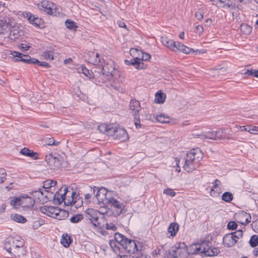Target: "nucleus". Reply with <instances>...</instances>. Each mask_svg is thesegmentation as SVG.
Here are the masks:
<instances>
[{
  "label": "nucleus",
  "mask_w": 258,
  "mask_h": 258,
  "mask_svg": "<svg viewBox=\"0 0 258 258\" xmlns=\"http://www.w3.org/2000/svg\"><path fill=\"white\" fill-rule=\"evenodd\" d=\"M117 130L118 128L114 126L113 124H109L106 134L108 136L115 137Z\"/></svg>",
  "instance_id": "nucleus-29"
},
{
  "label": "nucleus",
  "mask_w": 258,
  "mask_h": 258,
  "mask_svg": "<svg viewBox=\"0 0 258 258\" xmlns=\"http://www.w3.org/2000/svg\"><path fill=\"white\" fill-rule=\"evenodd\" d=\"M215 131L208 132L205 133L203 136L205 139H210L213 140H216V136L215 135Z\"/></svg>",
  "instance_id": "nucleus-46"
},
{
  "label": "nucleus",
  "mask_w": 258,
  "mask_h": 258,
  "mask_svg": "<svg viewBox=\"0 0 258 258\" xmlns=\"http://www.w3.org/2000/svg\"><path fill=\"white\" fill-rule=\"evenodd\" d=\"M249 243L252 247H255L258 245V236L253 235L251 236Z\"/></svg>",
  "instance_id": "nucleus-38"
},
{
  "label": "nucleus",
  "mask_w": 258,
  "mask_h": 258,
  "mask_svg": "<svg viewBox=\"0 0 258 258\" xmlns=\"http://www.w3.org/2000/svg\"><path fill=\"white\" fill-rule=\"evenodd\" d=\"M130 109L134 111L133 115L134 116V122L136 128L141 127L139 116V111L141 109L140 103L136 99H132L130 104Z\"/></svg>",
  "instance_id": "nucleus-5"
},
{
  "label": "nucleus",
  "mask_w": 258,
  "mask_h": 258,
  "mask_svg": "<svg viewBox=\"0 0 258 258\" xmlns=\"http://www.w3.org/2000/svg\"><path fill=\"white\" fill-rule=\"evenodd\" d=\"M110 246L112 249V250L116 253H119L122 252V247L119 244L116 240L114 239V240H110L109 241Z\"/></svg>",
  "instance_id": "nucleus-20"
},
{
  "label": "nucleus",
  "mask_w": 258,
  "mask_h": 258,
  "mask_svg": "<svg viewBox=\"0 0 258 258\" xmlns=\"http://www.w3.org/2000/svg\"><path fill=\"white\" fill-rule=\"evenodd\" d=\"M237 242V239H234L231 233L226 235L223 237V243L227 247H231Z\"/></svg>",
  "instance_id": "nucleus-16"
},
{
  "label": "nucleus",
  "mask_w": 258,
  "mask_h": 258,
  "mask_svg": "<svg viewBox=\"0 0 258 258\" xmlns=\"http://www.w3.org/2000/svg\"><path fill=\"white\" fill-rule=\"evenodd\" d=\"M69 215V213L68 211L61 209L59 214H58L56 219L59 220H64L68 217Z\"/></svg>",
  "instance_id": "nucleus-37"
},
{
  "label": "nucleus",
  "mask_w": 258,
  "mask_h": 258,
  "mask_svg": "<svg viewBox=\"0 0 258 258\" xmlns=\"http://www.w3.org/2000/svg\"><path fill=\"white\" fill-rule=\"evenodd\" d=\"M90 190V194H86L85 195V200L87 201H90L92 195H94L95 196V192L96 190V187H89Z\"/></svg>",
  "instance_id": "nucleus-45"
},
{
  "label": "nucleus",
  "mask_w": 258,
  "mask_h": 258,
  "mask_svg": "<svg viewBox=\"0 0 258 258\" xmlns=\"http://www.w3.org/2000/svg\"><path fill=\"white\" fill-rule=\"evenodd\" d=\"M109 126V124H101L98 126V129L100 132L106 134L107 131V128Z\"/></svg>",
  "instance_id": "nucleus-50"
},
{
  "label": "nucleus",
  "mask_w": 258,
  "mask_h": 258,
  "mask_svg": "<svg viewBox=\"0 0 258 258\" xmlns=\"http://www.w3.org/2000/svg\"><path fill=\"white\" fill-rule=\"evenodd\" d=\"M202 158L203 154L199 149H191L186 154L184 169L188 172L193 171L199 166V163Z\"/></svg>",
  "instance_id": "nucleus-2"
},
{
  "label": "nucleus",
  "mask_w": 258,
  "mask_h": 258,
  "mask_svg": "<svg viewBox=\"0 0 258 258\" xmlns=\"http://www.w3.org/2000/svg\"><path fill=\"white\" fill-rule=\"evenodd\" d=\"M179 227V226L178 223L176 222L171 223L167 229L168 233H170L171 237H174L178 231Z\"/></svg>",
  "instance_id": "nucleus-18"
},
{
  "label": "nucleus",
  "mask_w": 258,
  "mask_h": 258,
  "mask_svg": "<svg viewBox=\"0 0 258 258\" xmlns=\"http://www.w3.org/2000/svg\"><path fill=\"white\" fill-rule=\"evenodd\" d=\"M142 58H140L142 60L147 61L151 57V55L148 53L142 52Z\"/></svg>",
  "instance_id": "nucleus-63"
},
{
  "label": "nucleus",
  "mask_w": 258,
  "mask_h": 258,
  "mask_svg": "<svg viewBox=\"0 0 258 258\" xmlns=\"http://www.w3.org/2000/svg\"><path fill=\"white\" fill-rule=\"evenodd\" d=\"M65 25L66 27L70 30H76L78 28V26L76 24V23L70 19L67 20L65 22Z\"/></svg>",
  "instance_id": "nucleus-35"
},
{
  "label": "nucleus",
  "mask_w": 258,
  "mask_h": 258,
  "mask_svg": "<svg viewBox=\"0 0 258 258\" xmlns=\"http://www.w3.org/2000/svg\"><path fill=\"white\" fill-rule=\"evenodd\" d=\"M179 50L180 51L185 54L194 53L195 52L201 53V51L197 49L195 51L192 48H189L181 42H178L176 43V47H175L176 50Z\"/></svg>",
  "instance_id": "nucleus-14"
},
{
  "label": "nucleus",
  "mask_w": 258,
  "mask_h": 258,
  "mask_svg": "<svg viewBox=\"0 0 258 258\" xmlns=\"http://www.w3.org/2000/svg\"><path fill=\"white\" fill-rule=\"evenodd\" d=\"M234 219L240 224L245 225L250 222L251 217L249 214L244 211H239L234 214Z\"/></svg>",
  "instance_id": "nucleus-9"
},
{
  "label": "nucleus",
  "mask_w": 258,
  "mask_h": 258,
  "mask_svg": "<svg viewBox=\"0 0 258 258\" xmlns=\"http://www.w3.org/2000/svg\"><path fill=\"white\" fill-rule=\"evenodd\" d=\"M97 191L96 194L95 193V197L98 200H103V198H100V194L104 195L105 194L104 192H105L106 189L105 188H101L99 189H98V188H97Z\"/></svg>",
  "instance_id": "nucleus-49"
},
{
  "label": "nucleus",
  "mask_w": 258,
  "mask_h": 258,
  "mask_svg": "<svg viewBox=\"0 0 258 258\" xmlns=\"http://www.w3.org/2000/svg\"><path fill=\"white\" fill-rule=\"evenodd\" d=\"M251 226L253 230L256 232H258V221H253L251 224Z\"/></svg>",
  "instance_id": "nucleus-64"
},
{
  "label": "nucleus",
  "mask_w": 258,
  "mask_h": 258,
  "mask_svg": "<svg viewBox=\"0 0 258 258\" xmlns=\"http://www.w3.org/2000/svg\"><path fill=\"white\" fill-rule=\"evenodd\" d=\"M166 98V94L161 91L158 92L155 94V102L161 104L164 102Z\"/></svg>",
  "instance_id": "nucleus-24"
},
{
  "label": "nucleus",
  "mask_w": 258,
  "mask_h": 258,
  "mask_svg": "<svg viewBox=\"0 0 258 258\" xmlns=\"http://www.w3.org/2000/svg\"><path fill=\"white\" fill-rule=\"evenodd\" d=\"M21 197L14 198L11 201V205L13 206H21Z\"/></svg>",
  "instance_id": "nucleus-51"
},
{
  "label": "nucleus",
  "mask_w": 258,
  "mask_h": 258,
  "mask_svg": "<svg viewBox=\"0 0 258 258\" xmlns=\"http://www.w3.org/2000/svg\"><path fill=\"white\" fill-rule=\"evenodd\" d=\"M114 239L122 247V250L128 253L134 254L140 249V246L137 244L138 243L139 245H140L139 242L127 238L124 235L119 232H116L114 234Z\"/></svg>",
  "instance_id": "nucleus-3"
},
{
  "label": "nucleus",
  "mask_w": 258,
  "mask_h": 258,
  "mask_svg": "<svg viewBox=\"0 0 258 258\" xmlns=\"http://www.w3.org/2000/svg\"><path fill=\"white\" fill-rule=\"evenodd\" d=\"M161 41L164 45L167 46L171 50L175 51V47H176V42L168 39L166 37H162L161 38Z\"/></svg>",
  "instance_id": "nucleus-15"
},
{
  "label": "nucleus",
  "mask_w": 258,
  "mask_h": 258,
  "mask_svg": "<svg viewBox=\"0 0 258 258\" xmlns=\"http://www.w3.org/2000/svg\"><path fill=\"white\" fill-rule=\"evenodd\" d=\"M108 65L106 64L104 66H102V65L98 66V71H95V72L98 73L99 75H102L103 76H106L107 77L109 76H113V72L114 71V69L111 68L110 70L108 68Z\"/></svg>",
  "instance_id": "nucleus-13"
},
{
  "label": "nucleus",
  "mask_w": 258,
  "mask_h": 258,
  "mask_svg": "<svg viewBox=\"0 0 258 258\" xmlns=\"http://www.w3.org/2000/svg\"><path fill=\"white\" fill-rule=\"evenodd\" d=\"M19 60L24 63L35 64V60H36V58L29 57V58L25 59V58H21V59Z\"/></svg>",
  "instance_id": "nucleus-47"
},
{
  "label": "nucleus",
  "mask_w": 258,
  "mask_h": 258,
  "mask_svg": "<svg viewBox=\"0 0 258 258\" xmlns=\"http://www.w3.org/2000/svg\"><path fill=\"white\" fill-rule=\"evenodd\" d=\"M10 54L13 56L12 58V61L14 62H20L21 61L19 59H21V58H23L22 57V53L18 51H11Z\"/></svg>",
  "instance_id": "nucleus-28"
},
{
  "label": "nucleus",
  "mask_w": 258,
  "mask_h": 258,
  "mask_svg": "<svg viewBox=\"0 0 258 258\" xmlns=\"http://www.w3.org/2000/svg\"><path fill=\"white\" fill-rule=\"evenodd\" d=\"M142 246H141V248L139 249V251H137L135 254L136 258H151L150 255H148L147 254H145L142 252Z\"/></svg>",
  "instance_id": "nucleus-42"
},
{
  "label": "nucleus",
  "mask_w": 258,
  "mask_h": 258,
  "mask_svg": "<svg viewBox=\"0 0 258 258\" xmlns=\"http://www.w3.org/2000/svg\"><path fill=\"white\" fill-rule=\"evenodd\" d=\"M163 194L172 197H174L176 194L175 192L172 189L169 188L164 189L163 191Z\"/></svg>",
  "instance_id": "nucleus-58"
},
{
  "label": "nucleus",
  "mask_w": 258,
  "mask_h": 258,
  "mask_svg": "<svg viewBox=\"0 0 258 258\" xmlns=\"http://www.w3.org/2000/svg\"><path fill=\"white\" fill-rule=\"evenodd\" d=\"M53 210H52V215L53 216V217H52L56 219V217L57 216L58 214H59V213L60 212V211L61 209H59L58 207H54V209H53Z\"/></svg>",
  "instance_id": "nucleus-60"
},
{
  "label": "nucleus",
  "mask_w": 258,
  "mask_h": 258,
  "mask_svg": "<svg viewBox=\"0 0 258 258\" xmlns=\"http://www.w3.org/2000/svg\"><path fill=\"white\" fill-rule=\"evenodd\" d=\"M44 145L48 146H56L59 144V142H57L53 139V138H49L48 140H45L43 141Z\"/></svg>",
  "instance_id": "nucleus-44"
},
{
  "label": "nucleus",
  "mask_w": 258,
  "mask_h": 258,
  "mask_svg": "<svg viewBox=\"0 0 258 258\" xmlns=\"http://www.w3.org/2000/svg\"><path fill=\"white\" fill-rule=\"evenodd\" d=\"M238 227L237 224L233 221H230L227 224V228L229 230H234Z\"/></svg>",
  "instance_id": "nucleus-53"
},
{
  "label": "nucleus",
  "mask_w": 258,
  "mask_h": 258,
  "mask_svg": "<svg viewBox=\"0 0 258 258\" xmlns=\"http://www.w3.org/2000/svg\"><path fill=\"white\" fill-rule=\"evenodd\" d=\"M11 218L13 221L20 223H25L27 221L25 217L18 214L11 215Z\"/></svg>",
  "instance_id": "nucleus-25"
},
{
  "label": "nucleus",
  "mask_w": 258,
  "mask_h": 258,
  "mask_svg": "<svg viewBox=\"0 0 258 258\" xmlns=\"http://www.w3.org/2000/svg\"><path fill=\"white\" fill-rule=\"evenodd\" d=\"M86 218L89 219L95 227H100L98 222V211L93 209H87L85 211Z\"/></svg>",
  "instance_id": "nucleus-8"
},
{
  "label": "nucleus",
  "mask_w": 258,
  "mask_h": 258,
  "mask_svg": "<svg viewBox=\"0 0 258 258\" xmlns=\"http://www.w3.org/2000/svg\"><path fill=\"white\" fill-rule=\"evenodd\" d=\"M14 238H10L6 240L4 243V248L9 252H12L14 248Z\"/></svg>",
  "instance_id": "nucleus-22"
},
{
  "label": "nucleus",
  "mask_w": 258,
  "mask_h": 258,
  "mask_svg": "<svg viewBox=\"0 0 258 258\" xmlns=\"http://www.w3.org/2000/svg\"><path fill=\"white\" fill-rule=\"evenodd\" d=\"M114 137L118 140H120L121 141H125L126 139L128 138V136L126 130L118 128Z\"/></svg>",
  "instance_id": "nucleus-19"
},
{
  "label": "nucleus",
  "mask_w": 258,
  "mask_h": 258,
  "mask_svg": "<svg viewBox=\"0 0 258 258\" xmlns=\"http://www.w3.org/2000/svg\"><path fill=\"white\" fill-rule=\"evenodd\" d=\"M188 254L201 253L202 255L212 256L217 255L220 250L218 248L212 247V243L209 240H204L200 243H195L187 248Z\"/></svg>",
  "instance_id": "nucleus-1"
},
{
  "label": "nucleus",
  "mask_w": 258,
  "mask_h": 258,
  "mask_svg": "<svg viewBox=\"0 0 258 258\" xmlns=\"http://www.w3.org/2000/svg\"><path fill=\"white\" fill-rule=\"evenodd\" d=\"M6 172L3 169H0V183H3L6 179Z\"/></svg>",
  "instance_id": "nucleus-56"
},
{
  "label": "nucleus",
  "mask_w": 258,
  "mask_h": 258,
  "mask_svg": "<svg viewBox=\"0 0 258 258\" xmlns=\"http://www.w3.org/2000/svg\"><path fill=\"white\" fill-rule=\"evenodd\" d=\"M9 253L11 255L10 258H12L13 256L19 257L22 254H23V248L18 249L14 248L12 252Z\"/></svg>",
  "instance_id": "nucleus-32"
},
{
  "label": "nucleus",
  "mask_w": 258,
  "mask_h": 258,
  "mask_svg": "<svg viewBox=\"0 0 258 258\" xmlns=\"http://www.w3.org/2000/svg\"><path fill=\"white\" fill-rule=\"evenodd\" d=\"M233 238L234 239H237V240L241 238L243 236V231L241 230H238L234 232L231 233Z\"/></svg>",
  "instance_id": "nucleus-43"
},
{
  "label": "nucleus",
  "mask_w": 258,
  "mask_h": 258,
  "mask_svg": "<svg viewBox=\"0 0 258 258\" xmlns=\"http://www.w3.org/2000/svg\"><path fill=\"white\" fill-rule=\"evenodd\" d=\"M23 15L33 26L41 29L45 27L44 21L42 19L33 15L29 12H24Z\"/></svg>",
  "instance_id": "nucleus-6"
},
{
  "label": "nucleus",
  "mask_w": 258,
  "mask_h": 258,
  "mask_svg": "<svg viewBox=\"0 0 258 258\" xmlns=\"http://www.w3.org/2000/svg\"><path fill=\"white\" fill-rule=\"evenodd\" d=\"M72 241V239L70 236L67 234L66 235L63 234L60 242L62 245H63L65 247H68Z\"/></svg>",
  "instance_id": "nucleus-26"
},
{
  "label": "nucleus",
  "mask_w": 258,
  "mask_h": 258,
  "mask_svg": "<svg viewBox=\"0 0 258 258\" xmlns=\"http://www.w3.org/2000/svg\"><path fill=\"white\" fill-rule=\"evenodd\" d=\"M147 65L143 62V60H142L139 58L138 62L136 69L138 70L145 69L147 68Z\"/></svg>",
  "instance_id": "nucleus-55"
},
{
  "label": "nucleus",
  "mask_w": 258,
  "mask_h": 258,
  "mask_svg": "<svg viewBox=\"0 0 258 258\" xmlns=\"http://www.w3.org/2000/svg\"><path fill=\"white\" fill-rule=\"evenodd\" d=\"M81 68L82 73L85 75V76L89 78L93 77V73L92 72H90V71L86 69L85 67L82 66Z\"/></svg>",
  "instance_id": "nucleus-52"
},
{
  "label": "nucleus",
  "mask_w": 258,
  "mask_h": 258,
  "mask_svg": "<svg viewBox=\"0 0 258 258\" xmlns=\"http://www.w3.org/2000/svg\"><path fill=\"white\" fill-rule=\"evenodd\" d=\"M44 193H46L47 195H45V200H42L43 202H46L47 200L51 198V197H53L52 192H49L48 190H45Z\"/></svg>",
  "instance_id": "nucleus-61"
},
{
  "label": "nucleus",
  "mask_w": 258,
  "mask_h": 258,
  "mask_svg": "<svg viewBox=\"0 0 258 258\" xmlns=\"http://www.w3.org/2000/svg\"><path fill=\"white\" fill-rule=\"evenodd\" d=\"M53 209H54V207L52 206H43L41 207L40 209L42 213L51 217H53V216L52 215V211L53 210Z\"/></svg>",
  "instance_id": "nucleus-27"
},
{
  "label": "nucleus",
  "mask_w": 258,
  "mask_h": 258,
  "mask_svg": "<svg viewBox=\"0 0 258 258\" xmlns=\"http://www.w3.org/2000/svg\"><path fill=\"white\" fill-rule=\"evenodd\" d=\"M51 3H49L48 1H42L38 5L39 8L45 12L49 15L56 16V11L55 9L51 8Z\"/></svg>",
  "instance_id": "nucleus-11"
},
{
  "label": "nucleus",
  "mask_w": 258,
  "mask_h": 258,
  "mask_svg": "<svg viewBox=\"0 0 258 258\" xmlns=\"http://www.w3.org/2000/svg\"><path fill=\"white\" fill-rule=\"evenodd\" d=\"M13 27L9 17L4 14L0 15V33L12 31Z\"/></svg>",
  "instance_id": "nucleus-7"
},
{
  "label": "nucleus",
  "mask_w": 258,
  "mask_h": 258,
  "mask_svg": "<svg viewBox=\"0 0 258 258\" xmlns=\"http://www.w3.org/2000/svg\"><path fill=\"white\" fill-rule=\"evenodd\" d=\"M233 195L228 191L224 192L222 196V199L228 203L230 202L233 200Z\"/></svg>",
  "instance_id": "nucleus-36"
},
{
  "label": "nucleus",
  "mask_w": 258,
  "mask_h": 258,
  "mask_svg": "<svg viewBox=\"0 0 258 258\" xmlns=\"http://www.w3.org/2000/svg\"><path fill=\"white\" fill-rule=\"evenodd\" d=\"M43 56L45 59H53V56L52 53L49 51H45L43 54Z\"/></svg>",
  "instance_id": "nucleus-59"
},
{
  "label": "nucleus",
  "mask_w": 258,
  "mask_h": 258,
  "mask_svg": "<svg viewBox=\"0 0 258 258\" xmlns=\"http://www.w3.org/2000/svg\"><path fill=\"white\" fill-rule=\"evenodd\" d=\"M156 119L160 122L161 123H167L169 122L168 118L166 117L164 115L160 114L156 116Z\"/></svg>",
  "instance_id": "nucleus-48"
},
{
  "label": "nucleus",
  "mask_w": 258,
  "mask_h": 258,
  "mask_svg": "<svg viewBox=\"0 0 258 258\" xmlns=\"http://www.w3.org/2000/svg\"><path fill=\"white\" fill-rule=\"evenodd\" d=\"M30 194L34 197H37L38 200L39 202H41V199L43 198V196L44 193L43 191H42L41 189L39 188L38 190H35L32 191Z\"/></svg>",
  "instance_id": "nucleus-33"
},
{
  "label": "nucleus",
  "mask_w": 258,
  "mask_h": 258,
  "mask_svg": "<svg viewBox=\"0 0 258 258\" xmlns=\"http://www.w3.org/2000/svg\"><path fill=\"white\" fill-rule=\"evenodd\" d=\"M247 184H244V190L243 191V194L245 195H247L250 197H251L252 199H253L254 197L252 196V195H254L255 193L253 191V189L252 188L251 190L250 189V188H248V186H246Z\"/></svg>",
  "instance_id": "nucleus-39"
},
{
  "label": "nucleus",
  "mask_w": 258,
  "mask_h": 258,
  "mask_svg": "<svg viewBox=\"0 0 258 258\" xmlns=\"http://www.w3.org/2000/svg\"><path fill=\"white\" fill-rule=\"evenodd\" d=\"M187 254V247L185 243H176L170 248L164 258H184Z\"/></svg>",
  "instance_id": "nucleus-4"
},
{
  "label": "nucleus",
  "mask_w": 258,
  "mask_h": 258,
  "mask_svg": "<svg viewBox=\"0 0 258 258\" xmlns=\"http://www.w3.org/2000/svg\"><path fill=\"white\" fill-rule=\"evenodd\" d=\"M35 203V201L32 198L28 196H21L20 205L24 209H32Z\"/></svg>",
  "instance_id": "nucleus-12"
},
{
  "label": "nucleus",
  "mask_w": 258,
  "mask_h": 258,
  "mask_svg": "<svg viewBox=\"0 0 258 258\" xmlns=\"http://www.w3.org/2000/svg\"><path fill=\"white\" fill-rule=\"evenodd\" d=\"M106 229L107 230H112L114 231H115L117 228L113 224V223H106Z\"/></svg>",
  "instance_id": "nucleus-62"
},
{
  "label": "nucleus",
  "mask_w": 258,
  "mask_h": 258,
  "mask_svg": "<svg viewBox=\"0 0 258 258\" xmlns=\"http://www.w3.org/2000/svg\"><path fill=\"white\" fill-rule=\"evenodd\" d=\"M57 184V182L52 180H46L43 182V187L45 189L50 188L54 186Z\"/></svg>",
  "instance_id": "nucleus-34"
},
{
  "label": "nucleus",
  "mask_w": 258,
  "mask_h": 258,
  "mask_svg": "<svg viewBox=\"0 0 258 258\" xmlns=\"http://www.w3.org/2000/svg\"><path fill=\"white\" fill-rule=\"evenodd\" d=\"M14 248L23 249V242L21 240H16L14 238Z\"/></svg>",
  "instance_id": "nucleus-57"
},
{
  "label": "nucleus",
  "mask_w": 258,
  "mask_h": 258,
  "mask_svg": "<svg viewBox=\"0 0 258 258\" xmlns=\"http://www.w3.org/2000/svg\"><path fill=\"white\" fill-rule=\"evenodd\" d=\"M20 153L23 155L30 157L35 160L38 158L37 156V153L36 152H34L26 147L24 148L21 150Z\"/></svg>",
  "instance_id": "nucleus-21"
},
{
  "label": "nucleus",
  "mask_w": 258,
  "mask_h": 258,
  "mask_svg": "<svg viewBox=\"0 0 258 258\" xmlns=\"http://www.w3.org/2000/svg\"><path fill=\"white\" fill-rule=\"evenodd\" d=\"M113 207L116 208V211L117 215H119L121 213H122V212L123 209L124 208V206L123 205V204L120 203L118 201L117 202V204H114Z\"/></svg>",
  "instance_id": "nucleus-41"
},
{
  "label": "nucleus",
  "mask_w": 258,
  "mask_h": 258,
  "mask_svg": "<svg viewBox=\"0 0 258 258\" xmlns=\"http://www.w3.org/2000/svg\"><path fill=\"white\" fill-rule=\"evenodd\" d=\"M225 129L220 128L217 131H215V135L216 136V140H229L230 137L227 136L224 131Z\"/></svg>",
  "instance_id": "nucleus-23"
},
{
  "label": "nucleus",
  "mask_w": 258,
  "mask_h": 258,
  "mask_svg": "<svg viewBox=\"0 0 258 258\" xmlns=\"http://www.w3.org/2000/svg\"><path fill=\"white\" fill-rule=\"evenodd\" d=\"M35 64H37L39 66H41L45 67L46 68H49L50 67V65L46 62L44 61H40L38 59L36 58V60H35Z\"/></svg>",
  "instance_id": "nucleus-54"
},
{
  "label": "nucleus",
  "mask_w": 258,
  "mask_h": 258,
  "mask_svg": "<svg viewBox=\"0 0 258 258\" xmlns=\"http://www.w3.org/2000/svg\"><path fill=\"white\" fill-rule=\"evenodd\" d=\"M66 198L67 195L66 192H63V194L60 193V198H53V202L55 205H59L61 204L62 202H64Z\"/></svg>",
  "instance_id": "nucleus-30"
},
{
  "label": "nucleus",
  "mask_w": 258,
  "mask_h": 258,
  "mask_svg": "<svg viewBox=\"0 0 258 258\" xmlns=\"http://www.w3.org/2000/svg\"><path fill=\"white\" fill-rule=\"evenodd\" d=\"M71 198L68 196V199L66 198V200L63 202L66 206L73 205L78 202L76 199L78 198V195H77L76 192L73 191L71 193Z\"/></svg>",
  "instance_id": "nucleus-17"
},
{
  "label": "nucleus",
  "mask_w": 258,
  "mask_h": 258,
  "mask_svg": "<svg viewBox=\"0 0 258 258\" xmlns=\"http://www.w3.org/2000/svg\"><path fill=\"white\" fill-rule=\"evenodd\" d=\"M84 218V216L82 214H78L73 216L71 219L70 221L72 223H78L82 221Z\"/></svg>",
  "instance_id": "nucleus-31"
},
{
  "label": "nucleus",
  "mask_w": 258,
  "mask_h": 258,
  "mask_svg": "<svg viewBox=\"0 0 258 258\" xmlns=\"http://www.w3.org/2000/svg\"><path fill=\"white\" fill-rule=\"evenodd\" d=\"M139 57H136L134 59H132L130 60L125 59L124 60V63L127 66H133L136 69V67H137Z\"/></svg>",
  "instance_id": "nucleus-40"
},
{
  "label": "nucleus",
  "mask_w": 258,
  "mask_h": 258,
  "mask_svg": "<svg viewBox=\"0 0 258 258\" xmlns=\"http://www.w3.org/2000/svg\"><path fill=\"white\" fill-rule=\"evenodd\" d=\"M45 161L51 169H57L60 168L62 164L61 159L54 157L52 154L45 156Z\"/></svg>",
  "instance_id": "nucleus-10"
}]
</instances>
